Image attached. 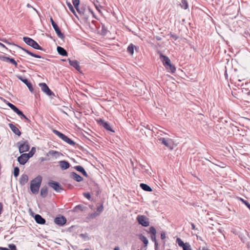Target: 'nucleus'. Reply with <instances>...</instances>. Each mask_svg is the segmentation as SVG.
Masks as SVG:
<instances>
[{"instance_id": "13", "label": "nucleus", "mask_w": 250, "mask_h": 250, "mask_svg": "<svg viewBox=\"0 0 250 250\" xmlns=\"http://www.w3.org/2000/svg\"><path fill=\"white\" fill-rule=\"evenodd\" d=\"M17 78L26 85L31 92L33 91V88L32 87V84L29 82H28L27 79L23 78L21 76H17Z\"/></svg>"}, {"instance_id": "30", "label": "nucleus", "mask_w": 250, "mask_h": 250, "mask_svg": "<svg viewBox=\"0 0 250 250\" xmlns=\"http://www.w3.org/2000/svg\"><path fill=\"white\" fill-rule=\"evenodd\" d=\"M21 49L24 51L26 53H27L28 54L31 55V56L32 57H35V58H41V56H40V55H37V54H35L34 53H33L32 52H31L30 51L23 48H21Z\"/></svg>"}, {"instance_id": "17", "label": "nucleus", "mask_w": 250, "mask_h": 250, "mask_svg": "<svg viewBox=\"0 0 250 250\" xmlns=\"http://www.w3.org/2000/svg\"><path fill=\"white\" fill-rule=\"evenodd\" d=\"M9 126L12 131L17 135L20 136L21 135V132L15 125L12 124H9Z\"/></svg>"}, {"instance_id": "5", "label": "nucleus", "mask_w": 250, "mask_h": 250, "mask_svg": "<svg viewBox=\"0 0 250 250\" xmlns=\"http://www.w3.org/2000/svg\"><path fill=\"white\" fill-rule=\"evenodd\" d=\"M136 219L139 224L144 227H147L149 225V219L145 215H138Z\"/></svg>"}, {"instance_id": "45", "label": "nucleus", "mask_w": 250, "mask_h": 250, "mask_svg": "<svg viewBox=\"0 0 250 250\" xmlns=\"http://www.w3.org/2000/svg\"><path fill=\"white\" fill-rule=\"evenodd\" d=\"M99 215V213L94 212L90 214V217L92 218H95L96 216Z\"/></svg>"}, {"instance_id": "44", "label": "nucleus", "mask_w": 250, "mask_h": 250, "mask_svg": "<svg viewBox=\"0 0 250 250\" xmlns=\"http://www.w3.org/2000/svg\"><path fill=\"white\" fill-rule=\"evenodd\" d=\"M241 200L250 210V204L247 201L244 200V199H241Z\"/></svg>"}, {"instance_id": "31", "label": "nucleus", "mask_w": 250, "mask_h": 250, "mask_svg": "<svg viewBox=\"0 0 250 250\" xmlns=\"http://www.w3.org/2000/svg\"><path fill=\"white\" fill-rule=\"evenodd\" d=\"M166 68L167 70H169L172 73H174L176 70L175 67L171 64V62L169 64L167 65L166 66Z\"/></svg>"}, {"instance_id": "48", "label": "nucleus", "mask_w": 250, "mask_h": 250, "mask_svg": "<svg viewBox=\"0 0 250 250\" xmlns=\"http://www.w3.org/2000/svg\"><path fill=\"white\" fill-rule=\"evenodd\" d=\"M77 11L80 14H84V12L82 10H80L79 7L77 8H76Z\"/></svg>"}, {"instance_id": "56", "label": "nucleus", "mask_w": 250, "mask_h": 250, "mask_svg": "<svg viewBox=\"0 0 250 250\" xmlns=\"http://www.w3.org/2000/svg\"><path fill=\"white\" fill-rule=\"evenodd\" d=\"M114 250H120V248L119 247H115L114 248Z\"/></svg>"}, {"instance_id": "15", "label": "nucleus", "mask_w": 250, "mask_h": 250, "mask_svg": "<svg viewBox=\"0 0 250 250\" xmlns=\"http://www.w3.org/2000/svg\"><path fill=\"white\" fill-rule=\"evenodd\" d=\"M28 181V176L26 174H23L21 175L19 179V183L21 186H22L25 185Z\"/></svg>"}, {"instance_id": "23", "label": "nucleus", "mask_w": 250, "mask_h": 250, "mask_svg": "<svg viewBox=\"0 0 250 250\" xmlns=\"http://www.w3.org/2000/svg\"><path fill=\"white\" fill-rule=\"evenodd\" d=\"M74 168L77 171L82 173V174L86 177H88V175H87L86 172L85 171L84 169L82 166H75Z\"/></svg>"}, {"instance_id": "7", "label": "nucleus", "mask_w": 250, "mask_h": 250, "mask_svg": "<svg viewBox=\"0 0 250 250\" xmlns=\"http://www.w3.org/2000/svg\"><path fill=\"white\" fill-rule=\"evenodd\" d=\"M19 149L20 153L26 152L29 150L30 146L29 143L27 141H24L22 142H19Z\"/></svg>"}, {"instance_id": "57", "label": "nucleus", "mask_w": 250, "mask_h": 250, "mask_svg": "<svg viewBox=\"0 0 250 250\" xmlns=\"http://www.w3.org/2000/svg\"><path fill=\"white\" fill-rule=\"evenodd\" d=\"M46 159L45 158L42 157L41 158V161H46Z\"/></svg>"}, {"instance_id": "46", "label": "nucleus", "mask_w": 250, "mask_h": 250, "mask_svg": "<svg viewBox=\"0 0 250 250\" xmlns=\"http://www.w3.org/2000/svg\"><path fill=\"white\" fill-rule=\"evenodd\" d=\"M83 196L88 199H90L91 196L89 193H84Z\"/></svg>"}, {"instance_id": "29", "label": "nucleus", "mask_w": 250, "mask_h": 250, "mask_svg": "<svg viewBox=\"0 0 250 250\" xmlns=\"http://www.w3.org/2000/svg\"><path fill=\"white\" fill-rule=\"evenodd\" d=\"M8 248H3V247H0V250H17L16 247L15 245L14 244H10L8 246Z\"/></svg>"}, {"instance_id": "60", "label": "nucleus", "mask_w": 250, "mask_h": 250, "mask_svg": "<svg viewBox=\"0 0 250 250\" xmlns=\"http://www.w3.org/2000/svg\"><path fill=\"white\" fill-rule=\"evenodd\" d=\"M84 250H90L89 249H86Z\"/></svg>"}, {"instance_id": "4", "label": "nucleus", "mask_w": 250, "mask_h": 250, "mask_svg": "<svg viewBox=\"0 0 250 250\" xmlns=\"http://www.w3.org/2000/svg\"><path fill=\"white\" fill-rule=\"evenodd\" d=\"M159 141L162 144H163L169 149H173L174 141L171 139L168 138L160 137Z\"/></svg>"}, {"instance_id": "12", "label": "nucleus", "mask_w": 250, "mask_h": 250, "mask_svg": "<svg viewBox=\"0 0 250 250\" xmlns=\"http://www.w3.org/2000/svg\"><path fill=\"white\" fill-rule=\"evenodd\" d=\"M29 159V157L27 154L23 153L18 157V161L20 164L23 165L27 162Z\"/></svg>"}, {"instance_id": "10", "label": "nucleus", "mask_w": 250, "mask_h": 250, "mask_svg": "<svg viewBox=\"0 0 250 250\" xmlns=\"http://www.w3.org/2000/svg\"><path fill=\"white\" fill-rule=\"evenodd\" d=\"M48 185L49 186L51 187L57 192H59L62 190V188L61 186L58 182H55L53 181H50L48 182Z\"/></svg>"}, {"instance_id": "22", "label": "nucleus", "mask_w": 250, "mask_h": 250, "mask_svg": "<svg viewBox=\"0 0 250 250\" xmlns=\"http://www.w3.org/2000/svg\"><path fill=\"white\" fill-rule=\"evenodd\" d=\"M69 63L70 65L73 66L77 70H79L80 69V67L79 65V62L76 60L72 61L70 59H68Z\"/></svg>"}, {"instance_id": "42", "label": "nucleus", "mask_w": 250, "mask_h": 250, "mask_svg": "<svg viewBox=\"0 0 250 250\" xmlns=\"http://www.w3.org/2000/svg\"><path fill=\"white\" fill-rule=\"evenodd\" d=\"M9 62H10L11 63L14 64L16 67L17 66L18 64H17V62H16V61L14 59L10 58Z\"/></svg>"}, {"instance_id": "24", "label": "nucleus", "mask_w": 250, "mask_h": 250, "mask_svg": "<svg viewBox=\"0 0 250 250\" xmlns=\"http://www.w3.org/2000/svg\"><path fill=\"white\" fill-rule=\"evenodd\" d=\"M57 51L58 53L63 56H67V52L61 46H58L57 47Z\"/></svg>"}, {"instance_id": "53", "label": "nucleus", "mask_w": 250, "mask_h": 250, "mask_svg": "<svg viewBox=\"0 0 250 250\" xmlns=\"http://www.w3.org/2000/svg\"><path fill=\"white\" fill-rule=\"evenodd\" d=\"M4 57H5V56H4L0 55V60L3 61Z\"/></svg>"}, {"instance_id": "8", "label": "nucleus", "mask_w": 250, "mask_h": 250, "mask_svg": "<svg viewBox=\"0 0 250 250\" xmlns=\"http://www.w3.org/2000/svg\"><path fill=\"white\" fill-rule=\"evenodd\" d=\"M50 20V21L51 22L52 25L53 27L54 28L57 36L61 39H63L64 38V37L63 35L62 34V33L61 32V31L60 30L57 24L54 22L52 18L51 17Z\"/></svg>"}, {"instance_id": "2", "label": "nucleus", "mask_w": 250, "mask_h": 250, "mask_svg": "<svg viewBox=\"0 0 250 250\" xmlns=\"http://www.w3.org/2000/svg\"><path fill=\"white\" fill-rule=\"evenodd\" d=\"M23 41L28 45L31 46L34 49L42 50L43 49L41 47L38 43L33 40V39L28 37H23Z\"/></svg>"}, {"instance_id": "41", "label": "nucleus", "mask_w": 250, "mask_h": 250, "mask_svg": "<svg viewBox=\"0 0 250 250\" xmlns=\"http://www.w3.org/2000/svg\"><path fill=\"white\" fill-rule=\"evenodd\" d=\"M142 168L144 170L143 172L145 173L146 174H147L148 175H150L151 172L149 171V170L146 169L145 168L144 166H143L141 165Z\"/></svg>"}, {"instance_id": "47", "label": "nucleus", "mask_w": 250, "mask_h": 250, "mask_svg": "<svg viewBox=\"0 0 250 250\" xmlns=\"http://www.w3.org/2000/svg\"><path fill=\"white\" fill-rule=\"evenodd\" d=\"M161 238L164 240L166 238V234L164 232H162L161 234Z\"/></svg>"}, {"instance_id": "9", "label": "nucleus", "mask_w": 250, "mask_h": 250, "mask_svg": "<svg viewBox=\"0 0 250 250\" xmlns=\"http://www.w3.org/2000/svg\"><path fill=\"white\" fill-rule=\"evenodd\" d=\"M149 233L152 234L151 236V239L153 242L155 243V250H157L158 244L156 241V230L154 227H151L149 228Z\"/></svg>"}, {"instance_id": "40", "label": "nucleus", "mask_w": 250, "mask_h": 250, "mask_svg": "<svg viewBox=\"0 0 250 250\" xmlns=\"http://www.w3.org/2000/svg\"><path fill=\"white\" fill-rule=\"evenodd\" d=\"M19 168L18 167H15L14 169V175L17 177L19 174Z\"/></svg>"}, {"instance_id": "25", "label": "nucleus", "mask_w": 250, "mask_h": 250, "mask_svg": "<svg viewBox=\"0 0 250 250\" xmlns=\"http://www.w3.org/2000/svg\"><path fill=\"white\" fill-rule=\"evenodd\" d=\"M134 48L136 49V47L133 44H130L127 48V51L131 55L134 53Z\"/></svg>"}, {"instance_id": "14", "label": "nucleus", "mask_w": 250, "mask_h": 250, "mask_svg": "<svg viewBox=\"0 0 250 250\" xmlns=\"http://www.w3.org/2000/svg\"><path fill=\"white\" fill-rule=\"evenodd\" d=\"M66 218L62 216L56 217L54 220L55 223L60 226H63L66 223Z\"/></svg>"}, {"instance_id": "38", "label": "nucleus", "mask_w": 250, "mask_h": 250, "mask_svg": "<svg viewBox=\"0 0 250 250\" xmlns=\"http://www.w3.org/2000/svg\"><path fill=\"white\" fill-rule=\"evenodd\" d=\"M164 134L166 135L167 134L161 130H159V131H158L157 132V134H156V136H157V138H158V140H159V138L163 137V135Z\"/></svg>"}, {"instance_id": "35", "label": "nucleus", "mask_w": 250, "mask_h": 250, "mask_svg": "<svg viewBox=\"0 0 250 250\" xmlns=\"http://www.w3.org/2000/svg\"><path fill=\"white\" fill-rule=\"evenodd\" d=\"M48 154L52 156H55L56 157L59 156L60 155V153L59 152L53 150H50L48 152Z\"/></svg>"}, {"instance_id": "36", "label": "nucleus", "mask_w": 250, "mask_h": 250, "mask_svg": "<svg viewBox=\"0 0 250 250\" xmlns=\"http://www.w3.org/2000/svg\"><path fill=\"white\" fill-rule=\"evenodd\" d=\"M67 5L69 8V9L75 15V10L72 6V5L69 2H66Z\"/></svg>"}, {"instance_id": "37", "label": "nucleus", "mask_w": 250, "mask_h": 250, "mask_svg": "<svg viewBox=\"0 0 250 250\" xmlns=\"http://www.w3.org/2000/svg\"><path fill=\"white\" fill-rule=\"evenodd\" d=\"M182 248L183 250H192L190 245L188 243H186V245Z\"/></svg>"}, {"instance_id": "6", "label": "nucleus", "mask_w": 250, "mask_h": 250, "mask_svg": "<svg viewBox=\"0 0 250 250\" xmlns=\"http://www.w3.org/2000/svg\"><path fill=\"white\" fill-rule=\"evenodd\" d=\"M6 104L7 105L11 108L15 113H16L19 116L21 117V118H23L26 119L28 122H29L30 120L23 114V113L16 106H15L12 104L7 102Z\"/></svg>"}, {"instance_id": "28", "label": "nucleus", "mask_w": 250, "mask_h": 250, "mask_svg": "<svg viewBox=\"0 0 250 250\" xmlns=\"http://www.w3.org/2000/svg\"><path fill=\"white\" fill-rule=\"evenodd\" d=\"M139 239L140 240H141L144 243V244L145 245L146 247L147 246V245L148 243V241L146 236H145L144 235H143L142 234H141L139 236Z\"/></svg>"}, {"instance_id": "27", "label": "nucleus", "mask_w": 250, "mask_h": 250, "mask_svg": "<svg viewBox=\"0 0 250 250\" xmlns=\"http://www.w3.org/2000/svg\"><path fill=\"white\" fill-rule=\"evenodd\" d=\"M48 189L47 187H43L41 188V195L42 197H46L47 195Z\"/></svg>"}, {"instance_id": "20", "label": "nucleus", "mask_w": 250, "mask_h": 250, "mask_svg": "<svg viewBox=\"0 0 250 250\" xmlns=\"http://www.w3.org/2000/svg\"><path fill=\"white\" fill-rule=\"evenodd\" d=\"M160 59H161L163 64L165 67L170 63V60L167 57L163 54L160 55Z\"/></svg>"}, {"instance_id": "32", "label": "nucleus", "mask_w": 250, "mask_h": 250, "mask_svg": "<svg viewBox=\"0 0 250 250\" xmlns=\"http://www.w3.org/2000/svg\"><path fill=\"white\" fill-rule=\"evenodd\" d=\"M180 5L181 7L184 9H187L188 8V3L186 0H182Z\"/></svg>"}, {"instance_id": "43", "label": "nucleus", "mask_w": 250, "mask_h": 250, "mask_svg": "<svg viewBox=\"0 0 250 250\" xmlns=\"http://www.w3.org/2000/svg\"><path fill=\"white\" fill-rule=\"evenodd\" d=\"M104 207L103 205H101L98 207H97V211L98 212V213H100L103 210Z\"/></svg>"}, {"instance_id": "34", "label": "nucleus", "mask_w": 250, "mask_h": 250, "mask_svg": "<svg viewBox=\"0 0 250 250\" xmlns=\"http://www.w3.org/2000/svg\"><path fill=\"white\" fill-rule=\"evenodd\" d=\"M36 152V148L34 147H32L31 150L28 153H27L29 158L32 157Z\"/></svg>"}, {"instance_id": "33", "label": "nucleus", "mask_w": 250, "mask_h": 250, "mask_svg": "<svg viewBox=\"0 0 250 250\" xmlns=\"http://www.w3.org/2000/svg\"><path fill=\"white\" fill-rule=\"evenodd\" d=\"M176 243L178 244L179 246L182 248H183L186 245V243H184V242L180 238H177Z\"/></svg>"}, {"instance_id": "21", "label": "nucleus", "mask_w": 250, "mask_h": 250, "mask_svg": "<svg viewBox=\"0 0 250 250\" xmlns=\"http://www.w3.org/2000/svg\"><path fill=\"white\" fill-rule=\"evenodd\" d=\"M70 176L72 178L74 179L77 182H81L83 180V178L75 172H72L70 173Z\"/></svg>"}, {"instance_id": "19", "label": "nucleus", "mask_w": 250, "mask_h": 250, "mask_svg": "<svg viewBox=\"0 0 250 250\" xmlns=\"http://www.w3.org/2000/svg\"><path fill=\"white\" fill-rule=\"evenodd\" d=\"M99 123L101 125L103 126L107 130L114 132V131L112 130L111 127L108 123L104 122V120H102L100 121Z\"/></svg>"}, {"instance_id": "52", "label": "nucleus", "mask_w": 250, "mask_h": 250, "mask_svg": "<svg viewBox=\"0 0 250 250\" xmlns=\"http://www.w3.org/2000/svg\"><path fill=\"white\" fill-rule=\"evenodd\" d=\"M82 206H81V205H78V206H77L75 208V209H82Z\"/></svg>"}, {"instance_id": "55", "label": "nucleus", "mask_w": 250, "mask_h": 250, "mask_svg": "<svg viewBox=\"0 0 250 250\" xmlns=\"http://www.w3.org/2000/svg\"><path fill=\"white\" fill-rule=\"evenodd\" d=\"M0 46L2 47L5 48V46L3 44L1 43V42H0Z\"/></svg>"}, {"instance_id": "16", "label": "nucleus", "mask_w": 250, "mask_h": 250, "mask_svg": "<svg viewBox=\"0 0 250 250\" xmlns=\"http://www.w3.org/2000/svg\"><path fill=\"white\" fill-rule=\"evenodd\" d=\"M34 219L36 223L39 224L43 225L45 223V220L39 214L35 215Z\"/></svg>"}, {"instance_id": "1", "label": "nucleus", "mask_w": 250, "mask_h": 250, "mask_svg": "<svg viewBox=\"0 0 250 250\" xmlns=\"http://www.w3.org/2000/svg\"><path fill=\"white\" fill-rule=\"evenodd\" d=\"M42 182V177L38 175L30 182V190L32 193L37 194L39 192Z\"/></svg>"}, {"instance_id": "49", "label": "nucleus", "mask_w": 250, "mask_h": 250, "mask_svg": "<svg viewBox=\"0 0 250 250\" xmlns=\"http://www.w3.org/2000/svg\"><path fill=\"white\" fill-rule=\"evenodd\" d=\"M9 59H10V58L7 57H5L4 59H3V62H9Z\"/></svg>"}, {"instance_id": "26", "label": "nucleus", "mask_w": 250, "mask_h": 250, "mask_svg": "<svg viewBox=\"0 0 250 250\" xmlns=\"http://www.w3.org/2000/svg\"><path fill=\"white\" fill-rule=\"evenodd\" d=\"M140 187L145 191H151V188L146 184L142 183L140 184Z\"/></svg>"}, {"instance_id": "11", "label": "nucleus", "mask_w": 250, "mask_h": 250, "mask_svg": "<svg viewBox=\"0 0 250 250\" xmlns=\"http://www.w3.org/2000/svg\"><path fill=\"white\" fill-rule=\"evenodd\" d=\"M40 86L41 87V90L45 93L47 95L51 96L53 94V92L49 88L48 86L45 83H40L39 84Z\"/></svg>"}, {"instance_id": "3", "label": "nucleus", "mask_w": 250, "mask_h": 250, "mask_svg": "<svg viewBox=\"0 0 250 250\" xmlns=\"http://www.w3.org/2000/svg\"><path fill=\"white\" fill-rule=\"evenodd\" d=\"M53 132L55 134L57 135L59 138L62 139L63 141L68 143V144L73 146L75 145V143L73 141H72V140L68 138L66 136H65L64 134L59 132V131L54 129L53 130Z\"/></svg>"}, {"instance_id": "51", "label": "nucleus", "mask_w": 250, "mask_h": 250, "mask_svg": "<svg viewBox=\"0 0 250 250\" xmlns=\"http://www.w3.org/2000/svg\"><path fill=\"white\" fill-rule=\"evenodd\" d=\"M2 209H3V205H2V203L0 202V215L2 213Z\"/></svg>"}, {"instance_id": "59", "label": "nucleus", "mask_w": 250, "mask_h": 250, "mask_svg": "<svg viewBox=\"0 0 250 250\" xmlns=\"http://www.w3.org/2000/svg\"><path fill=\"white\" fill-rule=\"evenodd\" d=\"M96 8L98 10H99L100 11V10L99 9V8H98L97 6H96Z\"/></svg>"}, {"instance_id": "58", "label": "nucleus", "mask_w": 250, "mask_h": 250, "mask_svg": "<svg viewBox=\"0 0 250 250\" xmlns=\"http://www.w3.org/2000/svg\"><path fill=\"white\" fill-rule=\"evenodd\" d=\"M146 127H147L148 129H150V127H149V126L148 125H147Z\"/></svg>"}, {"instance_id": "39", "label": "nucleus", "mask_w": 250, "mask_h": 250, "mask_svg": "<svg viewBox=\"0 0 250 250\" xmlns=\"http://www.w3.org/2000/svg\"><path fill=\"white\" fill-rule=\"evenodd\" d=\"M72 2L75 8L79 7L80 0H72Z\"/></svg>"}, {"instance_id": "50", "label": "nucleus", "mask_w": 250, "mask_h": 250, "mask_svg": "<svg viewBox=\"0 0 250 250\" xmlns=\"http://www.w3.org/2000/svg\"><path fill=\"white\" fill-rule=\"evenodd\" d=\"M171 37L174 40H176L178 39V37L175 35H171Z\"/></svg>"}, {"instance_id": "54", "label": "nucleus", "mask_w": 250, "mask_h": 250, "mask_svg": "<svg viewBox=\"0 0 250 250\" xmlns=\"http://www.w3.org/2000/svg\"><path fill=\"white\" fill-rule=\"evenodd\" d=\"M191 228H192V229H195V226L193 223L191 224Z\"/></svg>"}, {"instance_id": "61", "label": "nucleus", "mask_w": 250, "mask_h": 250, "mask_svg": "<svg viewBox=\"0 0 250 250\" xmlns=\"http://www.w3.org/2000/svg\"><path fill=\"white\" fill-rule=\"evenodd\" d=\"M28 7H30V5L29 4L27 5Z\"/></svg>"}, {"instance_id": "18", "label": "nucleus", "mask_w": 250, "mask_h": 250, "mask_svg": "<svg viewBox=\"0 0 250 250\" xmlns=\"http://www.w3.org/2000/svg\"><path fill=\"white\" fill-rule=\"evenodd\" d=\"M60 167L62 170H65L70 167L69 163L65 161H61L59 162Z\"/></svg>"}]
</instances>
